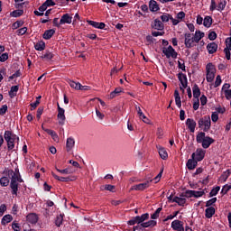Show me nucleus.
I'll return each mask as SVG.
<instances>
[{
  "label": "nucleus",
  "instance_id": "obj_64",
  "mask_svg": "<svg viewBox=\"0 0 231 231\" xmlns=\"http://www.w3.org/2000/svg\"><path fill=\"white\" fill-rule=\"evenodd\" d=\"M175 104L177 107H181V97H175Z\"/></svg>",
  "mask_w": 231,
  "mask_h": 231
},
{
  "label": "nucleus",
  "instance_id": "obj_27",
  "mask_svg": "<svg viewBox=\"0 0 231 231\" xmlns=\"http://www.w3.org/2000/svg\"><path fill=\"white\" fill-rule=\"evenodd\" d=\"M207 74H216V67L212 63H208L206 66Z\"/></svg>",
  "mask_w": 231,
  "mask_h": 231
},
{
  "label": "nucleus",
  "instance_id": "obj_24",
  "mask_svg": "<svg viewBox=\"0 0 231 231\" xmlns=\"http://www.w3.org/2000/svg\"><path fill=\"white\" fill-rule=\"evenodd\" d=\"M149 8L151 12H158V10H160V6L158 5V3L154 0L150 1Z\"/></svg>",
  "mask_w": 231,
  "mask_h": 231
},
{
  "label": "nucleus",
  "instance_id": "obj_22",
  "mask_svg": "<svg viewBox=\"0 0 231 231\" xmlns=\"http://www.w3.org/2000/svg\"><path fill=\"white\" fill-rule=\"evenodd\" d=\"M207 50L210 54L216 53L217 51V44H216V42L208 43L207 46Z\"/></svg>",
  "mask_w": 231,
  "mask_h": 231
},
{
  "label": "nucleus",
  "instance_id": "obj_44",
  "mask_svg": "<svg viewBox=\"0 0 231 231\" xmlns=\"http://www.w3.org/2000/svg\"><path fill=\"white\" fill-rule=\"evenodd\" d=\"M58 172H60V174H73V171H71L69 168H66L64 170H59L57 169Z\"/></svg>",
  "mask_w": 231,
  "mask_h": 231
},
{
  "label": "nucleus",
  "instance_id": "obj_5",
  "mask_svg": "<svg viewBox=\"0 0 231 231\" xmlns=\"http://www.w3.org/2000/svg\"><path fill=\"white\" fill-rule=\"evenodd\" d=\"M5 140L7 142V147L8 149H14L15 145L14 144L15 140H19V137L17 135L12 134L10 131H6L5 133Z\"/></svg>",
  "mask_w": 231,
  "mask_h": 231
},
{
  "label": "nucleus",
  "instance_id": "obj_42",
  "mask_svg": "<svg viewBox=\"0 0 231 231\" xmlns=\"http://www.w3.org/2000/svg\"><path fill=\"white\" fill-rule=\"evenodd\" d=\"M199 95H201V92L199 91V88H198V86H195L193 88V97H194V98H199Z\"/></svg>",
  "mask_w": 231,
  "mask_h": 231
},
{
  "label": "nucleus",
  "instance_id": "obj_11",
  "mask_svg": "<svg viewBox=\"0 0 231 231\" xmlns=\"http://www.w3.org/2000/svg\"><path fill=\"white\" fill-rule=\"evenodd\" d=\"M65 113H66V110H64V108L59 107L57 118L60 125H64V122H66Z\"/></svg>",
  "mask_w": 231,
  "mask_h": 231
},
{
  "label": "nucleus",
  "instance_id": "obj_46",
  "mask_svg": "<svg viewBox=\"0 0 231 231\" xmlns=\"http://www.w3.org/2000/svg\"><path fill=\"white\" fill-rule=\"evenodd\" d=\"M160 212H162V208H158L156 211L152 215V219H158L160 217Z\"/></svg>",
  "mask_w": 231,
  "mask_h": 231
},
{
  "label": "nucleus",
  "instance_id": "obj_34",
  "mask_svg": "<svg viewBox=\"0 0 231 231\" xmlns=\"http://www.w3.org/2000/svg\"><path fill=\"white\" fill-rule=\"evenodd\" d=\"M228 176H230V171L227 170L224 171L223 174L220 176L219 181L224 183V181H226V180H228Z\"/></svg>",
  "mask_w": 231,
  "mask_h": 231
},
{
  "label": "nucleus",
  "instance_id": "obj_62",
  "mask_svg": "<svg viewBox=\"0 0 231 231\" xmlns=\"http://www.w3.org/2000/svg\"><path fill=\"white\" fill-rule=\"evenodd\" d=\"M224 93H225L226 98H227V100H230V98H231V90L226 89V90L224 91Z\"/></svg>",
  "mask_w": 231,
  "mask_h": 231
},
{
  "label": "nucleus",
  "instance_id": "obj_58",
  "mask_svg": "<svg viewBox=\"0 0 231 231\" xmlns=\"http://www.w3.org/2000/svg\"><path fill=\"white\" fill-rule=\"evenodd\" d=\"M96 115L99 120H104V114L96 108Z\"/></svg>",
  "mask_w": 231,
  "mask_h": 231
},
{
  "label": "nucleus",
  "instance_id": "obj_55",
  "mask_svg": "<svg viewBox=\"0 0 231 231\" xmlns=\"http://www.w3.org/2000/svg\"><path fill=\"white\" fill-rule=\"evenodd\" d=\"M226 50H230L231 51V37L226 39Z\"/></svg>",
  "mask_w": 231,
  "mask_h": 231
},
{
  "label": "nucleus",
  "instance_id": "obj_26",
  "mask_svg": "<svg viewBox=\"0 0 231 231\" xmlns=\"http://www.w3.org/2000/svg\"><path fill=\"white\" fill-rule=\"evenodd\" d=\"M152 26L155 30H163V23H162V21L159 19H155Z\"/></svg>",
  "mask_w": 231,
  "mask_h": 231
},
{
  "label": "nucleus",
  "instance_id": "obj_18",
  "mask_svg": "<svg viewBox=\"0 0 231 231\" xmlns=\"http://www.w3.org/2000/svg\"><path fill=\"white\" fill-rule=\"evenodd\" d=\"M186 125L189 129L190 133H194L196 131V121H194V119L188 118L186 120Z\"/></svg>",
  "mask_w": 231,
  "mask_h": 231
},
{
  "label": "nucleus",
  "instance_id": "obj_51",
  "mask_svg": "<svg viewBox=\"0 0 231 231\" xmlns=\"http://www.w3.org/2000/svg\"><path fill=\"white\" fill-rule=\"evenodd\" d=\"M206 79L207 82H213L214 79H216V74H207Z\"/></svg>",
  "mask_w": 231,
  "mask_h": 231
},
{
  "label": "nucleus",
  "instance_id": "obj_31",
  "mask_svg": "<svg viewBox=\"0 0 231 231\" xmlns=\"http://www.w3.org/2000/svg\"><path fill=\"white\" fill-rule=\"evenodd\" d=\"M10 177H2L1 179H0V185L2 186V187H8V185H10V179H9Z\"/></svg>",
  "mask_w": 231,
  "mask_h": 231
},
{
  "label": "nucleus",
  "instance_id": "obj_8",
  "mask_svg": "<svg viewBox=\"0 0 231 231\" xmlns=\"http://www.w3.org/2000/svg\"><path fill=\"white\" fill-rule=\"evenodd\" d=\"M183 19H185V12L180 11L176 14L175 18L174 17L171 18V23L173 26H178L180 23H182Z\"/></svg>",
  "mask_w": 231,
  "mask_h": 231
},
{
  "label": "nucleus",
  "instance_id": "obj_10",
  "mask_svg": "<svg viewBox=\"0 0 231 231\" xmlns=\"http://www.w3.org/2000/svg\"><path fill=\"white\" fill-rule=\"evenodd\" d=\"M191 158L195 159L197 162H201V160L205 158V150L201 148L197 149V151L192 153Z\"/></svg>",
  "mask_w": 231,
  "mask_h": 231
},
{
  "label": "nucleus",
  "instance_id": "obj_41",
  "mask_svg": "<svg viewBox=\"0 0 231 231\" xmlns=\"http://www.w3.org/2000/svg\"><path fill=\"white\" fill-rule=\"evenodd\" d=\"M42 59H45L46 60H51L53 59V54L50 51H46L42 56Z\"/></svg>",
  "mask_w": 231,
  "mask_h": 231
},
{
  "label": "nucleus",
  "instance_id": "obj_47",
  "mask_svg": "<svg viewBox=\"0 0 231 231\" xmlns=\"http://www.w3.org/2000/svg\"><path fill=\"white\" fill-rule=\"evenodd\" d=\"M23 10H16V11H14L11 15L13 17H21V15H23Z\"/></svg>",
  "mask_w": 231,
  "mask_h": 231
},
{
  "label": "nucleus",
  "instance_id": "obj_61",
  "mask_svg": "<svg viewBox=\"0 0 231 231\" xmlns=\"http://www.w3.org/2000/svg\"><path fill=\"white\" fill-rule=\"evenodd\" d=\"M6 111H8V106L4 105V106L0 108V115H5V113H6Z\"/></svg>",
  "mask_w": 231,
  "mask_h": 231
},
{
  "label": "nucleus",
  "instance_id": "obj_1",
  "mask_svg": "<svg viewBox=\"0 0 231 231\" xmlns=\"http://www.w3.org/2000/svg\"><path fill=\"white\" fill-rule=\"evenodd\" d=\"M7 176L11 178L10 187L12 189V194L17 196V191L19 190V183H23V179H21V174H19V170H9L7 171Z\"/></svg>",
  "mask_w": 231,
  "mask_h": 231
},
{
  "label": "nucleus",
  "instance_id": "obj_33",
  "mask_svg": "<svg viewBox=\"0 0 231 231\" xmlns=\"http://www.w3.org/2000/svg\"><path fill=\"white\" fill-rule=\"evenodd\" d=\"M14 217H12L11 215H5L2 218V225H8V223H11L13 221Z\"/></svg>",
  "mask_w": 231,
  "mask_h": 231
},
{
  "label": "nucleus",
  "instance_id": "obj_21",
  "mask_svg": "<svg viewBox=\"0 0 231 231\" xmlns=\"http://www.w3.org/2000/svg\"><path fill=\"white\" fill-rule=\"evenodd\" d=\"M157 149H158L159 155L162 158V160H167V158H169V153H167V151L165 150V148L157 146Z\"/></svg>",
  "mask_w": 231,
  "mask_h": 231
},
{
  "label": "nucleus",
  "instance_id": "obj_17",
  "mask_svg": "<svg viewBox=\"0 0 231 231\" xmlns=\"http://www.w3.org/2000/svg\"><path fill=\"white\" fill-rule=\"evenodd\" d=\"M52 176L53 178H55V180H58V181H63V182H68V181H75V180H77L76 176H71V177H59L58 175H56L55 173L52 172Z\"/></svg>",
  "mask_w": 231,
  "mask_h": 231
},
{
  "label": "nucleus",
  "instance_id": "obj_2",
  "mask_svg": "<svg viewBox=\"0 0 231 231\" xmlns=\"http://www.w3.org/2000/svg\"><path fill=\"white\" fill-rule=\"evenodd\" d=\"M184 37L186 48H194L205 37V32L196 31L195 34L186 33Z\"/></svg>",
  "mask_w": 231,
  "mask_h": 231
},
{
  "label": "nucleus",
  "instance_id": "obj_48",
  "mask_svg": "<svg viewBox=\"0 0 231 231\" xmlns=\"http://www.w3.org/2000/svg\"><path fill=\"white\" fill-rule=\"evenodd\" d=\"M209 10L210 12H214V10H217V5L216 4V0H211Z\"/></svg>",
  "mask_w": 231,
  "mask_h": 231
},
{
  "label": "nucleus",
  "instance_id": "obj_60",
  "mask_svg": "<svg viewBox=\"0 0 231 231\" xmlns=\"http://www.w3.org/2000/svg\"><path fill=\"white\" fill-rule=\"evenodd\" d=\"M211 120L212 122H217V120H219V116H217V113L214 112L211 115Z\"/></svg>",
  "mask_w": 231,
  "mask_h": 231
},
{
  "label": "nucleus",
  "instance_id": "obj_16",
  "mask_svg": "<svg viewBox=\"0 0 231 231\" xmlns=\"http://www.w3.org/2000/svg\"><path fill=\"white\" fill-rule=\"evenodd\" d=\"M171 228L173 230L177 231H185V228H183V222L180 220H174L171 222Z\"/></svg>",
  "mask_w": 231,
  "mask_h": 231
},
{
  "label": "nucleus",
  "instance_id": "obj_38",
  "mask_svg": "<svg viewBox=\"0 0 231 231\" xmlns=\"http://www.w3.org/2000/svg\"><path fill=\"white\" fill-rule=\"evenodd\" d=\"M34 48L38 51H42V50H44V48H46V44L44 43V42H40L35 44Z\"/></svg>",
  "mask_w": 231,
  "mask_h": 231
},
{
  "label": "nucleus",
  "instance_id": "obj_32",
  "mask_svg": "<svg viewBox=\"0 0 231 231\" xmlns=\"http://www.w3.org/2000/svg\"><path fill=\"white\" fill-rule=\"evenodd\" d=\"M214 214H216V208L213 207L208 208L206 209V217L210 218L212 216H214Z\"/></svg>",
  "mask_w": 231,
  "mask_h": 231
},
{
  "label": "nucleus",
  "instance_id": "obj_9",
  "mask_svg": "<svg viewBox=\"0 0 231 231\" xmlns=\"http://www.w3.org/2000/svg\"><path fill=\"white\" fill-rule=\"evenodd\" d=\"M178 79L180 82V91H182V93H185V88H187V86L189 84L187 80V75L183 73H179Z\"/></svg>",
  "mask_w": 231,
  "mask_h": 231
},
{
  "label": "nucleus",
  "instance_id": "obj_29",
  "mask_svg": "<svg viewBox=\"0 0 231 231\" xmlns=\"http://www.w3.org/2000/svg\"><path fill=\"white\" fill-rule=\"evenodd\" d=\"M226 8V0H220L218 5H217V12H223Z\"/></svg>",
  "mask_w": 231,
  "mask_h": 231
},
{
  "label": "nucleus",
  "instance_id": "obj_39",
  "mask_svg": "<svg viewBox=\"0 0 231 231\" xmlns=\"http://www.w3.org/2000/svg\"><path fill=\"white\" fill-rule=\"evenodd\" d=\"M17 91H19L18 86H14L11 88V90L9 92L11 98H14V97H15V95L17 94Z\"/></svg>",
  "mask_w": 231,
  "mask_h": 231
},
{
  "label": "nucleus",
  "instance_id": "obj_35",
  "mask_svg": "<svg viewBox=\"0 0 231 231\" xmlns=\"http://www.w3.org/2000/svg\"><path fill=\"white\" fill-rule=\"evenodd\" d=\"M69 84L70 88H72V89H76L77 91H79V89H80V83H79V82H75L73 80H69Z\"/></svg>",
  "mask_w": 231,
  "mask_h": 231
},
{
  "label": "nucleus",
  "instance_id": "obj_63",
  "mask_svg": "<svg viewBox=\"0 0 231 231\" xmlns=\"http://www.w3.org/2000/svg\"><path fill=\"white\" fill-rule=\"evenodd\" d=\"M230 189H231V185H225V186L222 188V192H223L224 194H226Z\"/></svg>",
  "mask_w": 231,
  "mask_h": 231
},
{
  "label": "nucleus",
  "instance_id": "obj_45",
  "mask_svg": "<svg viewBox=\"0 0 231 231\" xmlns=\"http://www.w3.org/2000/svg\"><path fill=\"white\" fill-rule=\"evenodd\" d=\"M119 93H122V88H116L115 91L110 93V98H115Z\"/></svg>",
  "mask_w": 231,
  "mask_h": 231
},
{
  "label": "nucleus",
  "instance_id": "obj_40",
  "mask_svg": "<svg viewBox=\"0 0 231 231\" xmlns=\"http://www.w3.org/2000/svg\"><path fill=\"white\" fill-rule=\"evenodd\" d=\"M205 196V190H193V198H202Z\"/></svg>",
  "mask_w": 231,
  "mask_h": 231
},
{
  "label": "nucleus",
  "instance_id": "obj_49",
  "mask_svg": "<svg viewBox=\"0 0 231 231\" xmlns=\"http://www.w3.org/2000/svg\"><path fill=\"white\" fill-rule=\"evenodd\" d=\"M184 198H194V190H186L184 194Z\"/></svg>",
  "mask_w": 231,
  "mask_h": 231
},
{
  "label": "nucleus",
  "instance_id": "obj_15",
  "mask_svg": "<svg viewBox=\"0 0 231 231\" xmlns=\"http://www.w3.org/2000/svg\"><path fill=\"white\" fill-rule=\"evenodd\" d=\"M135 109L137 111V115H138L140 120H142L144 124H151V120H149V118H147V116H145L143 112H142V108H140V106H135Z\"/></svg>",
  "mask_w": 231,
  "mask_h": 231
},
{
  "label": "nucleus",
  "instance_id": "obj_54",
  "mask_svg": "<svg viewBox=\"0 0 231 231\" xmlns=\"http://www.w3.org/2000/svg\"><path fill=\"white\" fill-rule=\"evenodd\" d=\"M28 32V28L23 27L17 31V35H24Z\"/></svg>",
  "mask_w": 231,
  "mask_h": 231
},
{
  "label": "nucleus",
  "instance_id": "obj_14",
  "mask_svg": "<svg viewBox=\"0 0 231 231\" xmlns=\"http://www.w3.org/2000/svg\"><path fill=\"white\" fill-rule=\"evenodd\" d=\"M72 21L73 16L69 15V14H65L61 16L60 24H71Z\"/></svg>",
  "mask_w": 231,
  "mask_h": 231
},
{
  "label": "nucleus",
  "instance_id": "obj_4",
  "mask_svg": "<svg viewBox=\"0 0 231 231\" xmlns=\"http://www.w3.org/2000/svg\"><path fill=\"white\" fill-rule=\"evenodd\" d=\"M137 219L138 226H143V228H149V226H156V221L150 220L148 222H144L145 220L149 219V214H143L141 217H135Z\"/></svg>",
  "mask_w": 231,
  "mask_h": 231
},
{
  "label": "nucleus",
  "instance_id": "obj_57",
  "mask_svg": "<svg viewBox=\"0 0 231 231\" xmlns=\"http://www.w3.org/2000/svg\"><path fill=\"white\" fill-rule=\"evenodd\" d=\"M221 86V76H217L216 81H215V88H217Z\"/></svg>",
  "mask_w": 231,
  "mask_h": 231
},
{
  "label": "nucleus",
  "instance_id": "obj_53",
  "mask_svg": "<svg viewBox=\"0 0 231 231\" xmlns=\"http://www.w3.org/2000/svg\"><path fill=\"white\" fill-rule=\"evenodd\" d=\"M220 189H221V188H220L219 186L214 188V189L210 191V196H217V192H219Z\"/></svg>",
  "mask_w": 231,
  "mask_h": 231
},
{
  "label": "nucleus",
  "instance_id": "obj_12",
  "mask_svg": "<svg viewBox=\"0 0 231 231\" xmlns=\"http://www.w3.org/2000/svg\"><path fill=\"white\" fill-rule=\"evenodd\" d=\"M172 203H177L180 207H185V203H187V199L184 194L180 195L179 197H174L172 199Z\"/></svg>",
  "mask_w": 231,
  "mask_h": 231
},
{
  "label": "nucleus",
  "instance_id": "obj_56",
  "mask_svg": "<svg viewBox=\"0 0 231 231\" xmlns=\"http://www.w3.org/2000/svg\"><path fill=\"white\" fill-rule=\"evenodd\" d=\"M217 37V34H216L215 32H211L208 34L209 41H216Z\"/></svg>",
  "mask_w": 231,
  "mask_h": 231
},
{
  "label": "nucleus",
  "instance_id": "obj_59",
  "mask_svg": "<svg viewBox=\"0 0 231 231\" xmlns=\"http://www.w3.org/2000/svg\"><path fill=\"white\" fill-rule=\"evenodd\" d=\"M105 190H109L110 192H114L115 191V186L108 184V185H105Z\"/></svg>",
  "mask_w": 231,
  "mask_h": 231
},
{
  "label": "nucleus",
  "instance_id": "obj_43",
  "mask_svg": "<svg viewBox=\"0 0 231 231\" xmlns=\"http://www.w3.org/2000/svg\"><path fill=\"white\" fill-rule=\"evenodd\" d=\"M62 221H64V216H58L56 218V226H60V225H62Z\"/></svg>",
  "mask_w": 231,
  "mask_h": 231
},
{
  "label": "nucleus",
  "instance_id": "obj_50",
  "mask_svg": "<svg viewBox=\"0 0 231 231\" xmlns=\"http://www.w3.org/2000/svg\"><path fill=\"white\" fill-rule=\"evenodd\" d=\"M41 98H42V97L39 96L37 97L36 101L34 103L31 104L32 109H35V107H37V106H39L41 104V101H40Z\"/></svg>",
  "mask_w": 231,
  "mask_h": 231
},
{
  "label": "nucleus",
  "instance_id": "obj_36",
  "mask_svg": "<svg viewBox=\"0 0 231 231\" xmlns=\"http://www.w3.org/2000/svg\"><path fill=\"white\" fill-rule=\"evenodd\" d=\"M161 20L162 21V23H169V21H172V15L169 14H163L161 16Z\"/></svg>",
  "mask_w": 231,
  "mask_h": 231
},
{
  "label": "nucleus",
  "instance_id": "obj_19",
  "mask_svg": "<svg viewBox=\"0 0 231 231\" xmlns=\"http://www.w3.org/2000/svg\"><path fill=\"white\" fill-rule=\"evenodd\" d=\"M88 24H90V26H93V28H98V30H104L106 28V23H104L88 21Z\"/></svg>",
  "mask_w": 231,
  "mask_h": 231
},
{
  "label": "nucleus",
  "instance_id": "obj_37",
  "mask_svg": "<svg viewBox=\"0 0 231 231\" xmlns=\"http://www.w3.org/2000/svg\"><path fill=\"white\" fill-rule=\"evenodd\" d=\"M203 24L204 26H206V28H210V26L212 25V17L210 16L205 17Z\"/></svg>",
  "mask_w": 231,
  "mask_h": 231
},
{
  "label": "nucleus",
  "instance_id": "obj_3",
  "mask_svg": "<svg viewBox=\"0 0 231 231\" xmlns=\"http://www.w3.org/2000/svg\"><path fill=\"white\" fill-rule=\"evenodd\" d=\"M197 142L198 143H202L203 149H208L212 143H214V139L209 136H206L205 133L199 132L197 134Z\"/></svg>",
  "mask_w": 231,
  "mask_h": 231
},
{
  "label": "nucleus",
  "instance_id": "obj_23",
  "mask_svg": "<svg viewBox=\"0 0 231 231\" xmlns=\"http://www.w3.org/2000/svg\"><path fill=\"white\" fill-rule=\"evenodd\" d=\"M73 147H75V139L73 138H68L67 139V143H66V149L68 151V152H69V151H71V149H73Z\"/></svg>",
  "mask_w": 231,
  "mask_h": 231
},
{
  "label": "nucleus",
  "instance_id": "obj_13",
  "mask_svg": "<svg viewBox=\"0 0 231 231\" xmlns=\"http://www.w3.org/2000/svg\"><path fill=\"white\" fill-rule=\"evenodd\" d=\"M151 181L152 180H147L144 183L134 185L132 186L131 190H145V189H149V184L151 183Z\"/></svg>",
  "mask_w": 231,
  "mask_h": 231
},
{
  "label": "nucleus",
  "instance_id": "obj_52",
  "mask_svg": "<svg viewBox=\"0 0 231 231\" xmlns=\"http://www.w3.org/2000/svg\"><path fill=\"white\" fill-rule=\"evenodd\" d=\"M8 60V53L5 52L0 56V62H6Z\"/></svg>",
  "mask_w": 231,
  "mask_h": 231
},
{
  "label": "nucleus",
  "instance_id": "obj_6",
  "mask_svg": "<svg viewBox=\"0 0 231 231\" xmlns=\"http://www.w3.org/2000/svg\"><path fill=\"white\" fill-rule=\"evenodd\" d=\"M199 127L202 129V131H210L211 122L210 116H204L199 120Z\"/></svg>",
  "mask_w": 231,
  "mask_h": 231
},
{
  "label": "nucleus",
  "instance_id": "obj_7",
  "mask_svg": "<svg viewBox=\"0 0 231 231\" xmlns=\"http://www.w3.org/2000/svg\"><path fill=\"white\" fill-rule=\"evenodd\" d=\"M162 53L167 57V59H171H171H176L178 57V53L172 46L162 48Z\"/></svg>",
  "mask_w": 231,
  "mask_h": 231
},
{
  "label": "nucleus",
  "instance_id": "obj_25",
  "mask_svg": "<svg viewBox=\"0 0 231 231\" xmlns=\"http://www.w3.org/2000/svg\"><path fill=\"white\" fill-rule=\"evenodd\" d=\"M43 131H45L47 134H50L52 140H54L55 142H59V135L57 134V133H55V131L50 130V129H44V128H43Z\"/></svg>",
  "mask_w": 231,
  "mask_h": 231
},
{
  "label": "nucleus",
  "instance_id": "obj_28",
  "mask_svg": "<svg viewBox=\"0 0 231 231\" xmlns=\"http://www.w3.org/2000/svg\"><path fill=\"white\" fill-rule=\"evenodd\" d=\"M27 221L32 224H35L38 221V217L36 214L31 213L27 216Z\"/></svg>",
  "mask_w": 231,
  "mask_h": 231
},
{
  "label": "nucleus",
  "instance_id": "obj_30",
  "mask_svg": "<svg viewBox=\"0 0 231 231\" xmlns=\"http://www.w3.org/2000/svg\"><path fill=\"white\" fill-rule=\"evenodd\" d=\"M55 34V30L53 29H50L47 30L44 33H43V39H51V37H53V35Z\"/></svg>",
  "mask_w": 231,
  "mask_h": 231
},
{
  "label": "nucleus",
  "instance_id": "obj_20",
  "mask_svg": "<svg viewBox=\"0 0 231 231\" xmlns=\"http://www.w3.org/2000/svg\"><path fill=\"white\" fill-rule=\"evenodd\" d=\"M186 165L189 171H192L196 169V166L198 165V161L194 158L189 159Z\"/></svg>",
  "mask_w": 231,
  "mask_h": 231
}]
</instances>
